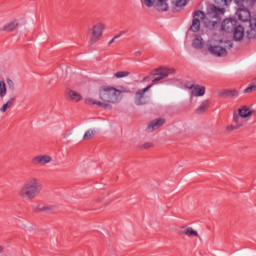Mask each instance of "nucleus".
Here are the masks:
<instances>
[{"mask_svg": "<svg viewBox=\"0 0 256 256\" xmlns=\"http://www.w3.org/2000/svg\"><path fill=\"white\" fill-rule=\"evenodd\" d=\"M121 93H125L123 88H115L113 86H102L99 88L98 97L100 100L94 98H86L84 103L86 105H95L100 109H106L111 111L115 103H119L121 100Z\"/></svg>", "mask_w": 256, "mask_h": 256, "instance_id": "1", "label": "nucleus"}, {"mask_svg": "<svg viewBox=\"0 0 256 256\" xmlns=\"http://www.w3.org/2000/svg\"><path fill=\"white\" fill-rule=\"evenodd\" d=\"M225 15L224 8H217L215 5H212L208 8V11L205 15L203 11H196L193 16L192 25L190 30L193 33H197L201 29V20L204 19V25L208 29H215V27L221 23V17Z\"/></svg>", "mask_w": 256, "mask_h": 256, "instance_id": "2", "label": "nucleus"}, {"mask_svg": "<svg viewBox=\"0 0 256 256\" xmlns=\"http://www.w3.org/2000/svg\"><path fill=\"white\" fill-rule=\"evenodd\" d=\"M43 191V184L36 177L28 178L18 191L19 197L25 201H32Z\"/></svg>", "mask_w": 256, "mask_h": 256, "instance_id": "3", "label": "nucleus"}, {"mask_svg": "<svg viewBox=\"0 0 256 256\" xmlns=\"http://www.w3.org/2000/svg\"><path fill=\"white\" fill-rule=\"evenodd\" d=\"M207 47L210 55H214V57H227V49L233 47V43L231 41L211 39Z\"/></svg>", "mask_w": 256, "mask_h": 256, "instance_id": "4", "label": "nucleus"}, {"mask_svg": "<svg viewBox=\"0 0 256 256\" xmlns=\"http://www.w3.org/2000/svg\"><path fill=\"white\" fill-rule=\"evenodd\" d=\"M251 117H253V110L248 106H241L237 112L233 113V123L238 127H243Z\"/></svg>", "mask_w": 256, "mask_h": 256, "instance_id": "5", "label": "nucleus"}, {"mask_svg": "<svg viewBox=\"0 0 256 256\" xmlns=\"http://www.w3.org/2000/svg\"><path fill=\"white\" fill-rule=\"evenodd\" d=\"M105 31V25L102 22L96 23L92 28L87 31V39L90 45H95L103 37Z\"/></svg>", "mask_w": 256, "mask_h": 256, "instance_id": "6", "label": "nucleus"}, {"mask_svg": "<svg viewBox=\"0 0 256 256\" xmlns=\"http://www.w3.org/2000/svg\"><path fill=\"white\" fill-rule=\"evenodd\" d=\"M142 5L153 7L156 11H169V0H140Z\"/></svg>", "mask_w": 256, "mask_h": 256, "instance_id": "7", "label": "nucleus"}, {"mask_svg": "<svg viewBox=\"0 0 256 256\" xmlns=\"http://www.w3.org/2000/svg\"><path fill=\"white\" fill-rule=\"evenodd\" d=\"M173 73H175V68H165V67L157 68V69L153 70L150 74V75H152V77L157 76L156 78H154L152 80V83L155 84L158 81L167 79V77H169V75H173Z\"/></svg>", "mask_w": 256, "mask_h": 256, "instance_id": "8", "label": "nucleus"}, {"mask_svg": "<svg viewBox=\"0 0 256 256\" xmlns=\"http://www.w3.org/2000/svg\"><path fill=\"white\" fill-rule=\"evenodd\" d=\"M153 85H149L144 89H140L135 94V103L136 105H146V103H149V97L145 95L149 89H151Z\"/></svg>", "mask_w": 256, "mask_h": 256, "instance_id": "9", "label": "nucleus"}, {"mask_svg": "<svg viewBox=\"0 0 256 256\" xmlns=\"http://www.w3.org/2000/svg\"><path fill=\"white\" fill-rule=\"evenodd\" d=\"M53 161V158L51 156L45 154V155H38L32 158L33 165H37L40 167H45V165H49Z\"/></svg>", "mask_w": 256, "mask_h": 256, "instance_id": "10", "label": "nucleus"}, {"mask_svg": "<svg viewBox=\"0 0 256 256\" xmlns=\"http://www.w3.org/2000/svg\"><path fill=\"white\" fill-rule=\"evenodd\" d=\"M178 235H185L186 237L193 239V237H199V232L192 227L182 226L178 229Z\"/></svg>", "mask_w": 256, "mask_h": 256, "instance_id": "11", "label": "nucleus"}, {"mask_svg": "<svg viewBox=\"0 0 256 256\" xmlns=\"http://www.w3.org/2000/svg\"><path fill=\"white\" fill-rule=\"evenodd\" d=\"M237 25V20L232 18H227L223 21L221 29L225 33H233L235 26Z\"/></svg>", "mask_w": 256, "mask_h": 256, "instance_id": "12", "label": "nucleus"}, {"mask_svg": "<svg viewBox=\"0 0 256 256\" xmlns=\"http://www.w3.org/2000/svg\"><path fill=\"white\" fill-rule=\"evenodd\" d=\"M236 17H238L239 21L245 23L246 21H249V19H251V12L247 8L240 7L236 11Z\"/></svg>", "mask_w": 256, "mask_h": 256, "instance_id": "13", "label": "nucleus"}, {"mask_svg": "<svg viewBox=\"0 0 256 256\" xmlns=\"http://www.w3.org/2000/svg\"><path fill=\"white\" fill-rule=\"evenodd\" d=\"M162 125H165V119L163 118L154 119L149 123L147 127V131H149L150 133H153V131H157V129H159Z\"/></svg>", "mask_w": 256, "mask_h": 256, "instance_id": "14", "label": "nucleus"}, {"mask_svg": "<svg viewBox=\"0 0 256 256\" xmlns=\"http://www.w3.org/2000/svg\"><path fill=\"white\" fill-rule=\"evenodd\" d=\"M188 89H191V95L194 97H203L205 95V87L199 85H188Z\"/></svg>", "mask_w": 256, "mask_h": 256, "instance_id": "15", "label": "nucleus"}, {"mask_svg": "<svg viewBox=\"0 0 256 256\" xmlns=\"http://www.w3.org/2000/svg\"><path fill=\"white\" fill-rule=\"evenodd\" d=\"M236 5L242 9L251 10L256 5V0H234Z\"/></svg>", "mask_w": 256, "mask_h": 256, "instance_id": "16", "label": "nucleus"}, {"mask_svg": "<svg viewBox=\"0 0 256 256\" xmlns=\"http://www.w3.org/2000/svg\"><path fill=\"white\" fill-rule=\"evenodd\" d=\"M232 32L234 41H242L245 37V28L241 25H236Z\"/></svg>", "mask_w": 256, "mask_h": 256, "instance_id": "17", "label": "nucleus"}, {"mask_svg": "<svg viewBox=\"0 0 256 256\" xmlns=\"http://www.w3.org/2000/svg\"><path fill=\"white\" fill-rule=\"evenodd\" d=\"M35 213H55V207L45 204H38L34 207Z\"/></svg>", "mask_w": 256, "mask_h": 256, "instance_id": "18", "label": "nucleus"}, {"mask_svg": "<svg viewBox=\"0 0 256 256\" xmlns=\"http://www.w3.org/2000/svg\"><path fill=\"white\" fill-rule=\"evenodd\" d=\"M66 99L68 101H73L74 103H79V101H83V96H81L75 90H68L66 92Z\"/></svg>", "mask_w": 256, "mask_h": 256, "instance_id": "19", "label": "nucleus"}, {"mask_svg": "<svg viewBox=\"0 0 256 256\" xmlns=\"http://www.w3.org/2000/svg\"><path fill=\"white\" fill-rule=\"evenodd\" d=\"M249 30L247 31L248 39H255L256 37V16L249 21Z\"/></svg>", "mask_w": 256, "mask_h": 256, "instance_id": "20", "label": "nucleus"}, {"mask_svg": "<svg viewBox=\"0 0 256 256\" xmlns=\"http://www.w3.org/2000/svg\"><path fill=\"white\" fill-rule=\"evenodd\" d=\"M19 27V21L13 20L10 23L4 25L1 28V31H7L8 33H11L12 31H15Z\"/></svg>", "mask_w": 256, "mask_h": 256, "instance_id": "21", "label": "nucleus"}, {"mask_svg": "<svg viewBox=\"0 0 256 256\" xmlns=\"http://www.w3.org/2000/svg\"><path fill=\"white\" fill-rule=\"evenodd\" d=\"M203 45H205V41H203V38H201V36H196L192 41V47L194 49H203Z\"/></svg>", "mask_w": 256, "mask_h": 256, "instance_id": "22", "label": "nucleus"}, {"mask_svg": "<svg viewBox=\"0 0 256 256\" xmlns=\"http://www.w3.org/2000/svg\"><path fill=\"white\" fill-rule=\"evenodd\" d=\"M220 97H239V91L237 90H224L219 93Z\"/></svg>", "mask_w": 256, "mask_h": 256, "instance_id": "23", "label": "nucleus"}, {"mask_svg": "<svg viewBox=\"0 0 256 256\" xmlns=\"http://www.w3.org/2000/svg\"><path fill=\"white\" fill-rule=\"evenodd\" d=\"M209 105H210L209 100H204L200 104V106L197 108L196 113L198 115H201L202 113H205V111H207L209 109Z\"/></svg>", "mask_w": 256, "mask_h": 256, "instance_id": "24", "label": "nucleus"}, {"mask_svg": "<svg viewBox=\"0 0 256 256\" xmlns=\"http://www.w3.org/2000/svg\"><path fill=\"white\" fill-rule=\"evenodd\" d=\"M97 135V130L95 129H89L85 132L83 136L84 141H89V139H93Z\"/></svg>", "mask_w": 256, "mask_h": 256, "instance_id": "25", "label": "nucleus"}, {"mask_svg": "<svg viewBox=\"0 0 256 256\" xmlns=\"http://www.w3.org/2000/svg\"><path fill=\"white\" fill-rule=\"evenodd\" d=\"M15 103V98H10L1 108L0 111L2 113H6L7 109H9V107H13V104Z\"/></svg>", "mask_w": 256, "mask_h": 256, "instance_id": "26", "label": "nucleus"}, {"mask_svg": "<svg viewBox=\"0 0 256 256\" xmlns=\"http://www.w3.org/2000/svg\"><path fill=\"white\" fill-rule=\"evenodd\" d=\"M7 95V84L5 81L0 80V97H5Z\"/></svg>", "mask_w": 256, "mask_h": 256, "instance_id": "27", "label": "nucleus"}, {"mask_svg": "<svg viewBox=\"0 0 256 256\" xmlns=\"http://www.w3.org/2000/svg\"><path fill=\"white\" fill-rule=\"evenodd\" d=\"M216 5H220V7H225L231 3V0H215Z\"/></svg>", "mask_w": 256, "mask_h": 256, "instance_id": "28", "label": "nucleus"}, {"mask_svg": "<svg viewBox=\"0 0 256 256\" xmlns=\"http://www.w3.org/2000/svg\"><path fill=\"white\" fill-rule=\"evenodd\" d=\"M115 77L117 79H121L123 77H129V72H126V71H120V72H116L115 73Z\"/></svg>", "mask_w": 256, "mask_h": 256, "instance_id": "29", "label": "nucleus"}, {"mask_svg": "<svg viewBox=\"0 0 256 256\" xmlns=\"http://www.w3.org/2000/svg\"><path fill=\"white\" fill-rule=\"evenodd\" d=\"M174 5L176 7H185L187 5V0H176Z\"/></svg>", "mask_w": 256, "mask_h": 256, "instance_id": "30", "label": "nucleus"}, {"mask_svg": "<svg viewBox=\"0 0 256 256\" xmlns=\"http://www.w3.org/2000/svg\"><path fill=\"white\" fill-rule=\"evenodd\" d=\"M243 126H239L238 124L235 125H229L226 127V131H235L237 129H241Z\"/></svg>", "mask_w": 256, "mask_h": 256, "instance_id": "31", "label": "nucleus"}, {"mask_svg": "<svg viewBox=\"0 0 256 256\" xmlns=\"http://www.w3.org/2000/svg\"><path fill=\"white\" fill-rule=\"evenodd\" d=\"M252 91H256V85L253 84L249 87H247L245 90H244V93H252Z\"/></svg>", "mask_w": 256, "mask_h": 256, "instance_id": "32", "label": "nucleus"}, {"mask_svg": "<svg viewBox=\"0 0 256 256\" xmlns=\"http://www.w3.org/2000/svg\"><path fill=\"white\" fill-rule=\"evenodd\" d=\"M7 85L12 91L13 89H15V82H13V80H11L10 78L7 79Z\"/></svg>", "mask_w": 256, "mask_h": 256, "instance_id": "33", "label": "nucleus"}, {"mask_svg": "<svg viewBox=\"0 0 256 256\" xmlns=\"http://www.w3.org/2000/svg\"><path fill=\"white\" fill-rule=\"evenodd\" d=\"M151 147H153V143H151V142L145 143L142 146L143 149H151Z\"/></svg>", "mask_w": 256, "mask_h": 256, "instance_id": "34", "label": "nucleus"}, {"mask_svg": "<svg viewBox=\"0 0 256 256\" xmlns=\"http://www.w3.org/2000/svg\"><path fill=\"white\" fill-rule=\"evenodd\" d=\"M125 32H121L120 34H117L116 36H114V39L117 40L119 39V37H121V35H124Z\"/></svg>", "mask_w": 256, "mask_h": 256, "instance_id": "35", "label": "nucleus"}, {"mask_svg": "<svg viewBox=\"0 0 256 256\" xmlns=\"http://www.w3.org/2000/svg\"><path fill=\"white\" fill-rule=\"evenodd\" d=\"M115 38H112L110 41H109V43H108V45H113V43H115Z\"/></svg>", "mask_w": 256, "mask_h": 256, "instance_id": "36", "label": "nucleus"}, {"mask_svg": "<svg viewBox=\"0 0 256 256\" xmlns=\"http://www.w3.org/2000/svg\"><path fill=\"white\" fill-rule=\"evenodd\" d=\"M0 253H3V248L0 246Z\"/></svg>", "mask_w": 256, "mask_h": 256, "instance_id": "37", "label": "nucleus"}, {"mask_svg": "<svg viewBox=\"0 0 256 256\" xmlns=\"http://www.w3.org/2000/svg\"><path fill=\"white\" fill-rule=\"evenodd\" d=\"M255 83H256V78L254 79Z\"/></svg>", "mask_w": 256, "mask_h": 256, "instance_id": "38", "label": "nucleus"}]
</instances>
